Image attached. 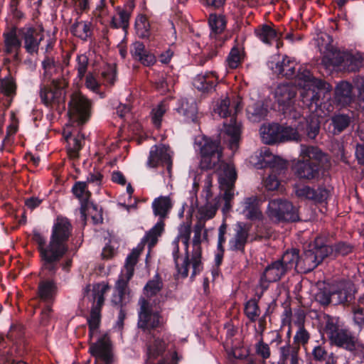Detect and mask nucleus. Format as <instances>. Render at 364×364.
<instances>
[{
    "mask_svg": "<svg viewBox=\"0 0 364 364\" xmlns=\"http://www.w3.org/2000/svg\"><path fill=\"white\" fill-rule=\"evenodd\" d=\"M77 65L75 68L77 71V77L82 80L87 70L89 59L85 54L78 55L76 58Z\"/></svg>",
    "mask_w": 364,
    "mask_h": 364,
    "instance_id": "56",
    "label": "nucleus"
},
{
    "mask_svg": "<svg viewBox=\"0 0 364 364\" xmlns=\"http://www.w3.org/2000/svg\"><path fill=\"white\" fill-rule=\"evenodd\" d=\"M242 214L251 221L261 220L263 218L259 208V200L257 196L245 198L242 202Z\"/></svg>",
    "mask_w": 364,
    "mask_h": 364,
    "instance_id": "31",
    "label": "nucleus"
},
{
    "mask_svg": "<svg viewBox=\"0 0 364 364\" xmlns=\"http://www.w3.org/2000/svg\"><path fill=\"white\" fill-rule=\"evenodd\" d=\"M101 319V312L95 310L90 311V317L87 318L89 328V336L92 337L93 334L99 328Z\"/></svg>",
    "mask_w": 364,
    "mask_h": 364,
    "instance_id": "54",
    "label": "nucleus"
},
{
    "mask_svg": "<svg viewBox=\"0 0 364 364\" xmlns=\"http://www.w3.org/2000/svg\"><path fill=\"white\" fill-rule=\"evenodd\" d=\"M287 273L282 264L278 260L269 264L259 277V287L262 290L261 295L268 289L270 283L280 281Z\"/></svg>",
    "mask_w": 364,
    "mask_h": 364,
    "instance_id": "20",
    "label": "nucleus"
},
{
    "mask_svg": "<svg viewBox=\"0 0 364 364\" xmlns=\"http://www.w3.org/2000/svg\"><path fill=\"white\" fill-rule=\"evenodd\" d=\"M18 34L21 42L23 41L26 51L31 55L37 53L40 43L43 39V36L42 35L39 38H38L37 31L32 26L18 28Z\"/></svg>",
    "mask_w": 364,
    "mask_h": 364,
    "instance_id": "26",
    "label": "nucleus"
},
{
    "mask_svg": "<svg viewBox=\"0 0 364 364\" xmlns=\"http://www.w3.org/2000/svg\"><path fill=\"white\" fill-rule=\"evenodd\" d=\"M140 308L138 311L139 328L144 332H150L161 326V314L159 311H154L152 304L147 299L141 297L138 302Z\"/></svg>",
    "mask_w": 364,
    "mask_h": 364,
    "instance_id": "14",
    "label": "nucleus"
},
{
    "mask_svg": "<svg viewBox=\"0 0 364 364\" xmlns=\"http://www.w3.org/2000/svg\"><path fill=\"white\" fill-rule=\"evenodd\" d=\"M354 322L360 327H364V306H356L353 308Z\"/></svg>",
    "mask_w": 364,
    "mask_h": 364,
    "instance_id": "63",
    "label": "nucleus"
},
{
    "mask_svg": "<svg viewBox=\"0 0 364 364\" xmlns=\"http://www.w3.org/2000/svg\"><path fill=\"white\" fill-rule=\"evenodd\" d=\"M164 284L159 273H156L152 279L149 280L145 284L143 291L145 296L150 299L156 295L163 289Z\"/></svg>",
    "mask_w": 364,
    "mask_h": 364,
    "instance_id": "41",
    "label": "nucleus"
},
{
    "mask_svg": "<svg viewBox=\"0 0 364 364\" xmlns=\"http://www.w3.org/2000/svg\"><path fill=\"white\" fill-rule=\"evenodd\" d=\"M352 90V85L348 82H341L338 84L335 90L334 104L341 107L350 104L353 100Z\"/></svg>",
    "mask_w": 364,
    "mask_h": 364,
    "instance_id": "30",
    "label": "nucleus"
},
{
    "mask_svg": "<svg viewBox=\"0 0 364 364\" xmlns=\"http://www.w3.org/2000/svg\"><path fill=\"white\" fill-rule=\"evenodd\" d=\"M296 95V87L289 84L280 85L275 91V99L278 103L279 111L282 112L284 118L299 119L302 116V109L295 105Z\"/></svg>",
    "mask_w": 364,
    "mask_h": 364,
    "instance_id": "6",
    "label": "nucleus"
},
{
    "mask_svg": "<svg viewBox=\"0 0 364 364\" xmlns=\"http://www.w3.org/2000/svg\"><path fill=\"white\" fill-rule=\"evenodd\" d=\"M256 353L263 359L269 358L270 356V349L269 345L264 343L262 340H260L256 344Z\"/></svg>",
    "mask_w": 364,
    "mask_h": 364,
    "instance_id": "64",
    "label": "nucleus"
},
{
    "mask_svg": "<svg viewBox=\"0 0 364 364\" xmlns=\"http://www.w3.org/2000/svg\"><path fill=\"white\" fill-rule=\"evenodd\" d=\"M25 328L22 324L13 323L11 325L6 337L12 342H17L23 338Z\"/></svg>",
    "mask_w": 364,
    "mask_h": 364,
    "instance_id": "53",
    "label": "nucleus"
},
{
    "mask_svg": "<svg viewBox=\"0 0 364 364\" xmlns=\"http://www.w3.org/2000/svg\"><path fill=\"white\" fill-rule=\"evenodd\" d=\"M4 53L6 55L13 54V60L15 62H20L19 55L21 48V40L18 34V28L14 26L9 31L3 33Z\"/></svg>",
    "mask_w": 364,
    "mask_h": 364,
    "instance_id": "22",
    "label": "nucleus"
},
{
    "mask_svg": "<svg viewBox=\"0 0 364 364\" xmlns=\"http://www.w3.org/2000/svg\"><path fill=\"white\" fill-rule=\"evenodd\" d=\"M136 31L139 38H146L152 31L149 21L145 16H141L135 23Z\"/></svg>",
    "mask_w": 364,
    "mask_h": 364,
    "instance_id": "50",
    "label": "nucleus"
},
{
    "mask_svg": "<svg viewBox=\"0 0 364 364\" xmlns=\"http://www.w3.org/2000/svg\"><path fill=\"white\" fill-rule=\"evenodd\" d=\"M167 343L163 338L151 335L145 345V364H169L164 358Z\"/></svg>",
    "mask_w": 364,
    "mask_h": 364,
    "instance_id": "18",
    "label": "nucleus"
},
{
    "mask_svg": "<svg viewBox=\"0 0 364 364\" xmlns=\"http://www.w3.org/2000/svg\"><path fill=\"white\" fill-rule=\"evenodd\" d=\"M355 292L352 282L342 280L325 285L316 293L315 299L322 306L346 305L353 301Z\"/></svg>",
    "mask_w": 364,
    "mask_h": 364,
    "instance_id": "4",
    "label": "nucleus"
},
{
    "mask_svg": "<svg viewBox=\"0 0 364 364\" xmlns=\"http://www.w3.org/2000/svg\"><path fill=\"white\" fill-rule=\"evenodd\" d=\"M89 352L95 358V364H112L114 361L112 343L107 335L100 336L90 345Z\"/></svg>",
    "mask_w": 364,
    "mask_h": 364,
    "instance_id": "19",
    "label": "nucleus"
},
{
    "mask_svg": "<svg viewBox=\"0 0 364 364\" xmlns=\"http://www.w3.org/2000/svg\"><path fill=\"white\" fill-rule=\"evenodd\" d=\"M31 240L37 245V250L41 258V265H44L46 268L52 269L53 264L59 263L50 237L49 242L47 244V237L38 230L34 229L32 231Z\"/></svg>",
    "mask_w": 364,
    "mask_h": 364,
    "instance_id": "17",
    "label": "nucleus"
},
{
    "mask_svg": "<svg viewBox=\"0 0 364 364\" xmlns=\"http://www.w3.org/2000/svg\"><path fill=\"white\" fill-rule=\"evenodd\" d=\"M0 89L4 95L7 97H13L16 95V89L14 80L10 76L1 79Z\"/></svg>",
    "mask_w": 364,
    "mask_h": 364,
    "instance_id": "52",
    "label": "nucleus"
},
{
    "mask_svg": "<svg viewBox=\"0 0 364 364\" xmlns=\"http://www.w3.org/2000/svg\"><path fill=\"white\" fill-rule=\"evenodd\" d=\"M262 157V164L264 167H269L273 168L274 172L279 173H283L288 169V163L286 160L280 158L279 156L273 155L271 151L265 149L261 152Z\"/></svg>",
    "mask_w": 364,
    "mask_h": 364,
    "instance_id": "32",
    "label": "nucleus"
},
{
    "mask_svg": "<svg viewBox=\"0 0 364 364\" xmlns=\"http://www.w3.org/2000/svg\"><path fill=\"white\" fill-rule=\"evenodd\" d=\"M143 246L141 247H137L133 249L132 251L126 258L124 264V272L128 274V278H132L134 274V266L138 262V257L142 251Z\"/></svg>",
    "mask_w": 364,
    "mask_h": 364,
    "instance_id": "47",
    "label": "nucleus"
},
{
    "mask_svg": "<svg viewBox=\"0 0 364 364\" xmlns=\"http://www.w3.org/2000/svg\"><path fill=\"white\" fill-rule=\"evenodd\" d=\"M68 113L80 124L86 123L92 114V101L80 92H74L68 102Z\"/></svg>",
    "mask_w": 364,
    "mask_h": 364,
    "instance_id": "15",
    "label": "nucleus"
},
{
    "mask_svg": "<svg viewBox=\"0 0 364 364\" xmlns=\"http://www.w3.org/2000/svg\"><path fill=\"white\" fill-rule=\"evenodd\" d=\"M270 169L271 171L269 176L265 180V187L269 191H275L279 188L280 181L284 180L286 177L287 171L279 173L277 172H274L273 168Z\"/></svg>",
    "mask_w": 364,
    "mask_h": 364,
    "instance_id": "48",
    "label": "nucleus"
},
{
    "mask_svg": "<svg viewBox=\"0 0 364 364\" xmlns=\"http://www.w3.org/2000/svg\"><path fill=\"white\" fill-rule=\"evenodd\" d=\"M247 112L252 115L251 118L253 121L259 122L265 119L269 111L267 106L261 102H257L248 107Z\"/></svg>",
    "mask_w": 364,
    "mask_h": 364,
    "instance_id": "46",
    "label": "nucleus"
},
{
    "mask_svg": "<svg viewBox=\"0 0 364 364\" xmlns=\"http://www.w3.org/2000/svg\"><path fill=\"white\" fill-rule=\"evenodd\" d=\"M42 68L44 70L45 76L50 78L52 76V70L56 72L58 69L62 68V65L60 62L55 61L53 57L46 55L42 61Z\"/></svg>",
    "mask_w": 364,
    "mask_h": 364,
    "instance_id": "51",
    "label": "nucleus"
},
{
    "mask_svg": "<svg viewBox=\"0 0 364 364\" xmlns=\"http://www.w3.org/2000/svg\"><path fill=\"white\" fill-rule=\"evenodd\" d=\"M262 141L265 144L273 145L289 141H299L300 136L291 126L269 123L262 125L259 129Z\"/></svg>",
    "mask_w": 364,
    "mask_h": 364,
    "instance_id": "7",
    "label": "nucleus"
},
{
    "mask_svg": "<svg viewBox=\"0 0 364 364\" xmlns=\"http://www.w3.org/2000/svg\"><path fill=\"white\" fill-rule=\"evenodd\" d=\"M262 295H261L260 293L259 294H258V299H250L245 304V314L252 322H255L260 314V309L258 305V301L262 297Z\"/></svg>",
    "mask_w": 364,
    "mask_h": 364,
    "instance_id": "45",
    "label": "nucleus"
},
{
    "mask_svg": "<svg viewBox=\"0 0 364 364\" xmlns=\"http://www.w3.org/2000/svg\"><path fill=\"white\" fill-rule=\"evenodd\" d=\"M166 112V108L163 103H160L156 108L151 111V121L154 127L159 129L161 125L162 118Z\"/></svg>",
    "mask_w": 364,
    "mask_h": 364,
    "instance_id": "58",
    "label": "nucleus"
},
{
    "mask_svg": "<svg viewBox=\"0 0 364 364\" xmlns=\"http://www.w3.org/2000/svg\"><path fill=\"white\" fill-rule=\"evenodd\" d=\"M329 190L323 185H319L317 189L308 185L296 186L295 193L300 198L308 199L318 203H323L329 196Z\"/></svg>",
    "mask_w": 364,
    "mask_h": 364,
    "instance_id": "25",
    "label": "nucleus"
},
{
    "mask_svg": "<svg viewBox=\"0 0 364 364\" xmlns=\"http://www.w3.org/2000/svg\"><path fill=\"white\" fill-rule=\"evenodd\" d=\"M230 100L228 97L222 99L215 105L213 111L223 118L230 117L229 123L224 122L225 132L229 137L230 148L233 150L238 148L241 134V124L236 120L235 114H231Z\"/></svg>",
    "mask_w": 364,
    "mask_h": 364,
    "instance_id": "10",
    "label": "nucleus"
},
{
    "mask_svg": "<svg viewBox=\"0 0 364 364\" xmlns=\"http://www.w3.org/2000/svg\"><path fill=\"white\" fill-rule=\"evenodd\" d=\"M242 58L241 51L237 46H234L227 59L228 66L232 69L237 68L241 64Z\"/></svg>",
    "mask_w": 364,
    "mask_h": 364,
    "instance_id": "57",
    "label": "nucleus"
},
{
    "mask_svg": "<svg viewBox=\"0 0 364 364\" xmlns=\"http://www.w3.org/2000/svg\"><path fill=\"white\" fill-rule=\"evenodd\" d=\"M72 232L70 221L67 218L58 216L52 227L50 238L59 262L68 251V242Z\"/></svg>",
    "mask_w": 364,
    "mask_h": 364,
    "instance_id": "8",
    "label": "nucleus"
},
{
    "mask_svg": "<svg viewBox=\"0 0 364 364\" xmlns=\"http://www.w3.org/2000/svg\"><path fill=\"white\" fill-rule=\"evenodd\" d=\"M330 166L328 156L317 146L301 145L299 159L292 171L299 180L316 182L323 178Z\"/></svg>",
    "mask_w": 364,
    "mask_h": 364,
    "instance_id": "2",
    "label": "nucleus"
},
{
    "mask_svg": "<svg viewBox=\"0 0 364 364\" xmlns=\"http://www.w3.org/2000/svg\"><path fill=\"white\" fill-rule=\"evenodd\" d=\"M300 346L296 344H289V342L279 348L280 353V360L284 363L290 358L291 364L299 363V351L300 350Z\"/></svg>",
    "mask_w": 364,
    "mask_h": 364,
    "instance_id": "38",
    "label": "nucleus"
},
{
    "mask_svg": "<svg viewBox=\"0 0 364 364\" xmlns=\"http://www.w3.org/2000/svg\"><path fill=\"white\" fill-rule=\"evenodd\" d=\"M132 59L144 67H151L156 63V57L151 49H147L143 42L136 41L130 46Z\"/></svg>",
    "mask_w": 364,
    "mask_h": 364,
    "instance_id": "23",
    "label": "nucleus"
},
{
    "mask_svg": "<svg viewBox=\"0 0 364 364\" xmlns=\"http://www.w3.org/2000/svg\"><path fill=\"white\" fill-rule=\"evenodd\" d=\"M249 228L242 223L237 224L235 234L229 240V249L232 252H237L242 255L245 253V246L248 242L250 236Z\"/></svg>",
    "mask_w": 364,
    "mask_h": 364,
    "instance_id": "27",
    "label": "nucleus"
},
{
    "mask_svg": "<svg viewBox=\"0 0 364 364\" xmlns=\"http://www.w3.org/2000/svg\"><path fill=\"white\" fill-rule=\"evenodd\" d=\"M191 229L189 225H181L178 229V235L172 242L173 250L172 252L173 261L179 259V240L183 239H190Z\"/></svg>",
    "mask_w": 364,
    "mask_h": 364,
    "instance_id": "43",
    "label": "nucleus"
},
{
    "mask_svg": "<svg viewBox=\"0 0 364 364\" xmlns=\"http://www.w3.org/2000/svg\"><path fill=\"white\" fill-rule=\"evenodd\" d=\"M323 249L326 258L335 259L338 257H346L351 254L355 249V246L346 241H338L331 245L323 242Z\"/></svg>",
    "mask_w": 364,
    "mask_h": 364,
    "instance_id": "29",
    "label": "nucleus"
},
{
    "mask_svg": "<svg viewBox=\"0 0 364 364\" xmlns=\"http://www.w3.org/2000/svg\"><path fill=\"white\" fill-rule=\"evenodd\" d=\"M147 166L156 168L159 166H166L169 171L172 166V160L168 152V148L164 145H154L149 151Z\"/></svg>",
    "mask_w": 364,
    "mask_h": 364,
    "instance_id": "24",
    "label": "nucleus"
},
{
    "mask_svg": "<svg viewBox=\"0 0 364 364\" xmlns=\"http://www.w3.org/2000/svg\"><path fill=\"white\" fill-rule=\"evenodd\" d=\"M310 338L309 332L305 329L303 325L300 326L295 336H294V344L305 345L308 343Z\"/></svg>",
    "mask_w": 364,
    "mask_h": 364,
    "instance_id": "59",
    "label": "nucleus"
},
{
    "mask_svg": "<svg viewBox=\"0 0 364 364\" xmlns=\"http://www.w3.org/2000/svg\"><path fill=\"white\" fill-rule=\"evenodd\" d=\"M43 309L41 312L40 323L41 326H47L49 325L53 313V305L42 304Z\"/></svg>",
    "mask_w": 364,
    "mask_h": 364,
    "instance_id": "60",
    "label": "nucleus"
},
{
    "mask_svg": "<svg viewBox=\"0 0 364 364\" xmlns=\"http://www.w3.org/2000/svg\"><path fill=\"white\" fill-rule=\"evenodd\" d=\"M68 82L64 78L52 80L50 85H43L40 90V97L43 103L47 106L60 105L65 102V88Z\"/></svg>",
    "mask_w": 364,
    "mask_h": 364,
    "instance_id": "16",
    "label": "nucleus"
},
{
    "mask_svg": "<svg viewBox=\"0 0 364 364\" xmlns=\"http://www.w3.org/2000/svg\"><path fill=\"white\" fill-rule=\"evenodd\" d=\"M351 117L346 114H334L331 118L333 134H338L344 131L350 124Z\"/></svg>",
    "mask_w": 364,
    "mask_h": 364,
    "instance_id": "44",
    "label": "nucleus"
},
{
    "mask_svg": "<svg viewBox=\"0 0 364 364\" xmlns=\"http://www.w3.org/2000/svg\"><path fill=\"white\" fill-rule=\"evenodd\" d=\"M107 286H104L100 291H98L97 292L95 293L94 299L95 300V304L91 309L92 310H98V311L101 312V309L105 301L104 294L107 290Z\"/></svg>",
    "mask_w": 364,
    "mask_h": 364,
    "instance_id": "61",
    "label": "nucleus"
},
{
    "mask_svg": "<svg viewBox=\"0 0 364 364\" xmlns=\"http://www.w3.org/2000/svg\"><path fill=\"white\" fill-rule=\"evenodd\" d=\"M255 36L264 43L271 45L277 38V31L267 24H262L255 29Z\"/></svg>",
    "mask_w": 364,
    "mask_h": 364,
    "instance_id": "39",
    "label": "nucleus"
},
{
    "mask_svg": "<svg viewBox=\"0 0 364 364\" xmlns=\"http://www.w3.org/2000/svg\"><path fill=\"white\" fill-rule=\"evenodd\" d=\"M126 6L129 7L130 11L127 10V9H121L119 6L117 8V10L118 11V14L119 16L121 27L125 31H127V28H129V21L131 16V11L134 8V4L133 2H129L126 5Z\"/></svg>",
    "mask_w": 364,
    "mask_h": 364,
    "instance_id": "55",
    "label": "nucleus"
},
{
    "mask_svg": "<svg viewBox=\"0 0 364 364\" xmlns=\"http://www.w3.org/2000/svg\"><path fill=\"white\" fill-rule=\"evenodd\" d=\"M73 194L80 201L81 212L83 213L89 203V199L91 197V192L87 190V184L85 181H76L72 187Z\"/></svg>",
    "mask_w": 364,
    "mask_h": 364,
    "instance_id": "35",
    "label": "nucleus"
},
{
    "mask_svg": "<svg viewBox=\"0 0 364 364\" xmlns=\"http://www.w3.org/2000/svg\"><path fill=\"white\" fill-rule=\"evenodd\" d=\"M181 241L185 247V257H183V262L181 264L178 262L179 259H177L176 262L174 261V263L178 274H180L182 278H186L188 276L189 266L191 264L188 250L190 239H183L181 240Z\"/></svg>",
    "mask_w": 364,
    "mask_h": 364,
    "instance_id": "40",
    "label": "nucleus"
},
{
    "mask_svg": "<svg viewBox=\"0 0 364 364\" xmlns=\"http://www.w3.org/2000/svg\"><path fill=\"white\" fill-rule=\"evenodd\" d=\"M218 83V77L213 71L198 74L193 80V86L203 93L214 91Z\"/></svg>",
    "mask_w": 364,
    "mask_h": 364,
    "instance_id": "28",
    "label": "nucleus"
},
{
    "mask_svg": "<svg viewBox=\"0 0 364 364\" xmlns=\"http://www.w3.org/2000/svg\"><path fill=\"white\" fill-rule=\"evenodd\" d=\"M320 132V121L313 117L306 120L304 133L309 139H314Z\"/></svg>",
    "mask_w": 364,
    "mask_h": 364,
    "instance_id": "49",
    "label": "nucleus"
},
{
    "mask_svg": "<svg viewBox=\"0 0 364 364\" xmlns=\"http://www.w3.org/2000/svg\"><path fill=\"white\" fill-rule=\"evenodd\" d=\"M323 331L331 345L353 355H358L364 349V345L345 327L338 317L328 316Z\"/></svg>",
    "mask_w": 364,
    "mask_h": 364,
    "instance_id": "3",
    "label": "nucleus"
},
{
    "mask_svg": "<svg viewBox=\"0 0 364 364\" xmlns=\"http://www.w3.org/2000/svg\"><path fill=\"white\" fill-rule=\"evenodd\" d=\"M52 265V269L41 265L39 282L36 292V299L39 304L53 305L58 294L55 275L59 270V263Z\"/></svg>",
    "mask_w": 364,
    "mask_h": 364,
    "instance_id": "5",
    "label": "nucleus"
},
{
    "mask_svg": "<svg viewBox=\"0 0 364 364\" xmlns=\"http://www.w3.org/2000/svg\"><path fill=\"white\" fill-rule=\"evenodd\" d=\"M299 250L292 248L286 250L282 257L277 260L282 264V266L287 272L295 269L299 272Z\"/></svg>",
    "mask_w": 364,
    "mask_h": 364,
    "instance_id": "34",
    "label": "nucleus"
},
{
    "mask_svg": "<svg viewBox=\"0 0 364 364\" xmlns=\"http://www.w3.org/2000/svg\"><path fill=\"white\" fill-rule=\"evenodd\" d=\"M208 24L211 29L210 35L222 33L227 24L225 16L222 14H210L208 18Z\"/></svg>",
    "mask_w": 364,
    "mask_h": 364,
    "instance_id": "42",
    "label": "nucleus"
},
{
    "mask_svg": "<svg viewBox=\"0 0 364 364\" xmlns=\"http://www.w3.org/2000/svg\"><path fill=\"white\" fill-rule=\"evenodd\" d=\"M165 223L162 220H159L157 223L145 234L141 240V244L148 243L149 248L151 249L154 247L157 242L158 238L164 231Z\"/></svg>",
    "mask_w": 364,
    "mask_h": 364,
    "instance_id": "37",
    "label": "nucleus"
},
{
    "mask_svg": "<svg viewBox=\"0 0 364 364\" xmlns=\"http://www.w3.org/2000/svg\"><path fill=\"white\" fill-rule=\"evenodd\" d=\"M200 4L210 10L223 9L226 0H199Z\"/></svg>",
    "mask_w": 364,
    "mask_h": 364,
    "instance_id": "62",
    "label": "nucleus"
},
{
    "mask_svg": "<svg viewBox=\"0 0 364 364\" xmlns=\"http://www.w3.org/2000/svg\"><path fill=\"white\" fill-rule=\"evenodd\" d=\"M220 144V141L213 140L205 136L196 139V145L199 148L200 153L201 169L210 170L218 166L223 156Z\"/></svg>",
    "mask_w": 364,
    "mask_h": 364,
    "instance_id": "9",
    "label": "nucleus"
},
{
    "mask_svg": "<svg viewBox=\"0 0 364 364\" xmlns=\"http://www.w3.org/2000/svg\"><path fill=\"white\" fill-rule=\"evenodd\" d=\"M237 172L234 166L229 164H225L222 172L218 176L220 188L224 191L223 199L225 201H230L233 198V189L237 180Z\"/></svg>",
    "mask_w": 364,
    "mask_h": 364,
    "instance_id": "21",
    "label": "nucleus"
},
{
    "mask_svg": "<svg viewBox=\"0 0 364 364\" xmlns=\"http://www.w3.org/2000/svg\"><path fill=\"white\" fill-rule=\"evenodd\" d=\"M267 213L272 220L278 222H296L299 219L297 209L285 199L276 198L270 200Z\"/></svg>",
    "mask_w": 364,
    "mask_h": 364,
    "instance_id": "13",
    "label": "nucleus"
},
{
    "mask_svg": "<svg viewBox=\"0 0 364 364\" xmlns=\"http://www.w3.org/2000/svg\"><path fill=\"white\" fill-rule=\"evenodd\" d=\"M268 68L279 77L294 80L295 87H299L300 97L303 106L311 107L314 104L318 105L320 100V91L327 89V84L324 80L314 77L310 70L306 68L299 65L296 68V61L284 55L282 60H269Z\"/></svg>",
    "mask_w": 364,
    "mask_h": 364,
    "instance_id": "1",
    "label": "nucleus"
},
{
    "mask_svg": "<svg viewBox=\"0 0 364 364\" xmlns=\"http://www.w3.org/2000/svg\"><path fill=\"white\" fill-rule=\"evenodd\" d=\"M132 278H128V274L122 271V275L118 278L115 288L118 293V296L116 299H112V302L114 306H125L127 301H125V296L129 293L128 284Z\"/></svg>",
    "mask_w": 364,
    "mask_h": 364,
    "instance_id": "33",
    "label": "nucleus"
},
{
    "mask_svg": "<svg viewBox=\"0 0 364 364\" xmlns=\"http://www.w3.org/2000/svg\"><path fill=\"white\" fill-rule=\"evenodd\" d=\"M323 249V239L316 237L308 250L299 253V273L306 274L316 268L326 258Z\"/></svg>",
    "mask_w": 364,
    "mask_h": 364,
    "instance_id": "11",
    "label": "nucleus"
},
{
    "mask_svg": "<svg viewBox=\"0 0 364 364\" xmlns=\"http://www.w3.org/2000/svg\"><path fill=\"white\" fill-rule=\"evenodd\" d=\"M322 63L327 68L337 67L348 72H355L361 66L362 60L348 52L336 50L326 54L322 58Z\"/></svg>",
    "mask_w": 364,
    "mask_h": 364,
    "instance_id": "12",
    "label": "nucleus"
},
{
    "mask_svg": "<svg viewBox=\"0 0 364 364\" xmlns=\"http://www.w3.org/2000/svg\"><path fill=\"white\" fill-rule=\"evenodd\" d=\"M152 208L154 214L159 217V220L164 221L168 212L172 208L171 200L169 197L160 196L154 199L152 203Z\"/></svg>",
    "mask_w": 364,
    "mask_h": 364,
    "instance_id": "36",
    "label": "nucleus"
}]
</instances>
